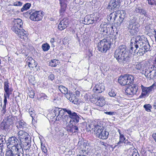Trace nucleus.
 Masks as SVG:
<instances>
[{"instance_id": "1", "label": "nucleus", "mask_w": 156, "mask_h": 156, "mask_svg": "<svg viewBox=\"0 0 156 156\" xmlns=\"http://www.w3.org/2000/svg\"><path fill=\"white\" fill-rule=\"evenodd\" d=\"M7 145L8 148L6 150V156H14V154L19 153L18 156H22L23 149L20 142L17 138L15 136L9 138L8 140Z\"/></svg>"}, {"instance_id": "2", "label": "nucleus", "mask_w": 156, "mask_h": 156, "mask_svg": "<svg viewBox=\"0 0 156 156\" xmlns=\"http://www.w3.org/2000/svg\"><path fill=\"white\" fill-rule=\"evenodd\" d=\"M89 130L94 131L97 137L102 139L108 138V133L104 129L102 124L98 121H92L88 125Z\"/></svg>"}, {"instance_id": "3", "label": "nucleus", "mask_w": 156, "mask_h": 156, "mask_svg": "<svg viewBox=\"0 0 156 156\" xmlns=\"http://www.w3.org/2000/svg\"><path fill=\"white\" fill-rule=\"evenodd\" d=\"M53 112L55 116H56V121H60L62 119V115H64V112H66L70 118L71 120L69 122L73 123H78L79 121V117L76 113L72 111L69 109L63 108L62 109L60 108H55L53 110Z\"/></svg>"}, {"instance_id": "4", "label": "nucleus", "mask_w": 156, "mask_h": 156, "mask_svg": "<svg viewBox=\"0 0 156 156\" xmlns=\"http://www.w3.org/2000/svg\"><path fill=\"white\" fill-rule=\"evenodd\" d=\"M114 57L119 62H129L130 57L125 45L120 46L115 51Z\"/></svg>"}, {"instance_id": "5", "label": "nucleus", "mask_w": 156, "mask_h": 156, "mask_svg": "<svg viewBox=\"0 0 156 156\" xmlns=\"http://www.w3.org/2000/svg\"><path fill=\"white\" fill-rule=\"evenodd\" d=\"M126 15L125 11L124 10H118L113 12L110 13L108 17V20L112 21L113 22L115 20L117 17H119L117 22L115 23V25L117 27L120 26L125 17Z\"/></svg>"}, {"instance_id": "6", "label": "nucleus", "mask_w": 156, "mask_h": 156, "mask_svg": "<svg viewBox=\"0 0 156 156\" xmlns=\"http://www.w3.org/2000/svg\"><path fill=\"white\" fill-rule=\"evenodd\" d=\"M111 42L107 39H104L98 44V50L102 53H105L110 48Z\"/></svg>"}, {"instance_id": "7", "label": "nucleus", "mask_w": 156, "mask_h": 156, "mask_svg": "<svg viewBox=\"0 0 156 156\" xmlns=\"http://www.w3.org/2000/svg\"><path fill=\"white\" fill-rule=\"evenodd\" d=\"M139 41V47L142 48L147 51L150 50V45L146 38L144 36H138L137 37V40Z\"/></svg>"}, {"instance_id": "8", "label": "nucleus", "mask_w": 156, "mask_h": 156, "mask_svg": "<svg viewBox=\"0 0 156 156\" xmlns=\"http://www.w3.org/2000/svg\"><path fill=\"white\" fill-rule=\"evenodd\" d=\"M30 19L34 21L41 20L44 16V13L41 11H34L29 12Z\"/></svg>"}, {"instance_id": "9", "label": "nucleus", "mask_w": 156, "mask_h": 156, "mask_svg": "<svg viewBox=\"0 0 156 156\" xmlns=\"http://www.w3.org/2000/svg\"><path fill=\"white\" fill-rule=\"evenodd\" d=\"M154 84L148 87H145L142 85L141 86L142 92L139 96V98H144L147 96H148L149 93L154 90Z\"/></svg>"}, {"instance_id": "10", "label": "nucleus", "mask_w": 156, "mask_h": 156, "mask_svg": "<svg viewBox=\"0 0 156 156\" xmlns=\"http://www.w3.org/2000/svg\"><path fill=\"white\" fill-rule=\"evenodd\" d=\"M90 101L97 105L102 107L105 104V99L103 96H97L95 98L90 97Z\"/></svg>"}, {"instance_id": "11", "label": "nucleus", "mask_w": 156, "mask_h": 156, "mask_svg": "<svg viewBox=\"0 0 156 156\" xmlns=\"http://www.w3.org/2000/svg\"><path fill=\"white\" fill-rule=\"evenodd\" d=\"M14 24L12 29L14 32L17 33V31L22 28L23 22L21 19H17L14 20Z\"/></svg>"}, {"instance_id": "12", "label": "nucleus", "mask_w": 156, "mask_h": 156, "mask_svg": "<svg viewBox=\"0 0 156 156\" xmlns=\"http://www.w3.org/2000/svg\"><path fill=\"white\" fill-rule=\"evenodd\" d=\"M128 31L131 34L134 35L138 31L139 29L138 26L136 23H134L132 21H130L127 26Z\"/></svg>"}, {"instance_id": "13", "label": "nucleus", "mask_w": 156, "mask_h": 156, "mask_svg": "<svg viewBox=\"0 0 156 156\" xmlns=\"http://www.w3.org/2000/svg\"><path fill=\"white\" fill-rule=\"evenodd\" d=\"M142 72L149 80L154 79L156 76L155 70H151L149 69H145L144 70H143Z\"/></svg>"}, {"instance_id": "14", "label": "nucleus", "mask_w": 156, "mask_h": 156, "mask_svg": "<svg viewBox=\"0 0 156 156\" xmlns=\"http://www.w3.org/2000/svg\"><path fill=\"white\" fill-rule=\"evenodd\" d=\"M137 40V37L135 38L132 39L131 40V43L130 45V49L129 50V52L131 54H133L134 50L136 49H137L139 46V41Z\"/></svg>"}, {"instance_id": "15", "label": "nucleus", "mask_w": 156, "mask_h": 156, "mask_svg": "<svg viewBox=\"0 0 156 156\" xmlns=\"http://www.w3.org/2000/svg\"><path fill=\"white\" fill-rule=\"evenodd\" d=\"M138 90V87L135 85H128L125 92L127 94L130 95L136 94Z\"/></svg>"}, {"instance_id": "16", "label": "nucleus", "mask_w": 156, "mask_h": 156, "mask_svg": "<svg viewBox=\"0 0 156 156\" xmlns=\"http://www.w3.org/2000/svg\"><path fill=\"white\" fill-rule=\"evenodd\" d=\"M77 123L69 122V124L67 126V130L72 133L77 132L78 128L75 125V124Z\"/></svg>"}, {"instance_id": "17", "label": "nucleus", "mask_w": 156, "mask_h": 156, "mask_svg": "<svg viewBox=\"0 0 156 156\" xmlns=\"http://www.w3.org/2000/svg\"><path fill=\"white\" fill-rule=\"evenodd\" d=\"M17 33L15 32L18 36L21 39H23L25 41L28 40V34L27 32L23 29H20L17 31Z\"/></svg>"}, {"instance_id": "18", "label": "nucleus", "mask_w": 156, "mask_h": 156, "mask_svg": "<svg viewBox=\"0 0 156 156\" xmlns=\"http://www.w3.org/2000/svg\"><path fill=\"white\" fill-rule=\"evenodd\" d=\"M119 2L118 1L111 0L110 1L108 8L110 10H114L120 6Z\"/></svg>"}, {"instance_id": "19", "label": "nucleus", "mask_w": 156, "mask_h": 156, "mask_svg": "<svg viewBox=\"0 0 156 156\" xmlns=\"http://www.w3.org/2000/svg\"><path fill=\"white\" fill-rule=\"evenodd\" d=\"M105 87L103 83H98L95 85L93 88V91L96 93H101L104 91Z\"/></svg>"}, {"instance_id": "20", "label": "nucleus", "mask_w": 156, "mask_h": 156, "mask_svg": "<svg viewBox=\"0 0 156 156\" xmlns=\"http://www.w3.org/2000/svg\"><path fill=\"white\" fill-rule=\"evenodd\" d=\"M68 25V20L66 19H64L59 23L58 29L60 30H62L66 28Z\"/></svg>"}, {"instance_id": "21", "label": "nucleus", "mask_w": 156, "mask_h": 156, "mask_svg": "<svg viewBox=\"0 0 156 156\" xmlns=\"http://www.w3.org/2000/svg\"><path fill=\"white\" fill-rule=\"evenodd\" d=\"M66 97L74 104H76L77 103V99L74 94L70 92L69 94H66Z\"/></svg>"}, {"instance_id": "22", "label": "nucleus", "mask_w": 156, "mask_h": 156, "mask_svg": "<svg viewBox=\"0 0 156 156\" xmlns=\"http://www.w3.org/2000/svg\"><path fill=\"white\" fill-rule=\"evenodd\" d=\"M61 6V9L59 11L60 14L61 15H62L65 12L66 8L67 1L66 0H59Z\"/></svg>"}, {"instance_id": "23", "label": "nucleus", "mask_w": 156, "mask_h": 156, "mask_svg": "<svg viewBox=\"0 0 156 156\" xmlns=\"http://www.w3.org/2000/svg\"><path fill=\"white\" fill-rule=\"evenodd\" d=\"M139 49H135L134 50L133 54L134 55H138V56H142L144 54L146 51V50H144L142 48L140 47Z\"/></svg>"}, {"instance_id": "24", "label": "nucleus", "mask_w": 156, "mask_h": 156, "mask_svg": "<svg viewBox=\"0 0 156 156\" xmlns=\"http://www.w3.org/2000/svg\"><path fill=\"white\" fill-rule=\"evenodd\" d=\"M125 75L123 76H120L118 79V82L122 86L128 85V82L127 81Z\"/></svg>"}, {"instance_id": "25", "label": "nucleus", "mask_w": 156, "mask_h": 156, "mask_svg": "<svg viewBox=\"0 0 156 156\" xmlns=\"http://www.w3.org/2000/svg\"><path fill=\"white\" fill-rule=\"evenodd\" d=\"M113 28L112 26H111L110 25H108L105 27H101L100 28V30L101 33L102 34L104 33L108 34L110 33V30H112Z\"/></svg>"}, {"instance_id": "26", "label": "nucleus", "mask_w": 156, "mask_h": 156, "mask_svg": "<svg viewBox=\"0 0 156 156\" xmlns=\"http://www.w3.org/2000/svg\"><path fill=\"white\" fill-rule=\"evenodd\" d=\"M4 90L8 98H9V92L10 88H9V83L8 81H5L4 83Z\"/></svg>"}, {"instance_id": "27", "label": "nucleus", "mask_w": 156, "mask_h": 156, "mask_svg": "<svg viewBox=\"0 0 156 156\" xmlns=\"http://www.w3.org/2000/svg\"><path fill=\"white\" fill-rule=\"evenodd\" d=\"M16 125L18 129H21L25 127L26 123L23 120H21L17 122Z\"/></svg>"}, {"instance_id": "28", "label": "nucleus", "mask_w": 156, "mask_h": 156, "mask_svg": "<svg viewBox=\"0 0 156 156\" xmlns=\"http://www.w3.org/2000/svg\"><path fill=\"white\" fill-rule=\"evenodd\" d=\"M58 89L62 93L64 94L66 97V94H69L70 93L69 91H68L67 88L62 85H60L58 86Z\"/></svg>"}, {"instance_id": "29", "label": "nucleus", "mask_w": 156, "mask_h": 156, "mask_svg": "<svg viewBox=\"0 0 156 156\" xmlns=\"http://www.w3.org/2000/svg\"><path fill=\"white\" fill-rule=\"evenodd\" d=\"M151 25L150 23H147L145 27L144 33L147 34H148L151 32L152 29L151 28Z\"/></svg>"}, {"instance_id": "30", "label": "nucleus", "mask_w": 156, "mask_h": 156, "mask_svg": "<svg viewBox=\"0 0 156 156\" xmlns=\"http://www.w3.org/2000/svg\"><path fill=\"white\" fill-rule=\"evenodd\" d=\"M145 65L144 63H137L135 66V69L138 70H140L143 69L145 68Z\"/></svg>"}, {"instance_id": "31", "label": "nucleus", "mask_w": 156, "mask_h": 156, "mask_svg": "<svg viewBox=\"0 0 156 156\" xmlns=\"http://www.w3.org/2000/svg\"><path fill=\"white\" fill-rule=\"evenodd\" d=\"M59 63V62L58 60L54 59L50 62L48 64L49 66L55 67L58 65Z\"/></svg>"}, {"instance_id": "32", "label": "nucleus", "mask_w": 156, "mask_h": 156, "mask_svg": "<svg viewBox=\"0 0 156 156\" xmlns=\"http://www.w3.org/2000/svg\"><path fill=\"white\" fill-rule=\"evenodd\" d=\"M41 47L43 51H46L49 50L50 48V46L48 44L45 43L42 44Z\"/></svg>"}, {"instance_id": "33", "label": "nucleus", "mask_w": 156, "mask_h": 156, "mask_svg": "<svg viewBox=\"0 0 156 156\" xmlns=\"http://www.w3.org/2000/svg\"><path fill=\"white\" fill-rule=\"evenodd\" d=\"M71 118H70L68 115H66L64 116L63 115H62V119H61L60 120H62L63 122H66L68 123V121H69V122Z\"/></svg>"}, {"instance_id": "34", "label": "nucleus", "mask_w": 156, "mask_h": 156, "mask_svg": "<svg viewBox=\"0 0 156 156\" xmlns=\"http://www.w3.org/2000/svg\"><path fill=\"white\" fill-rule=\"evenodd\" d=\"M126 78L127 79V81L128 82L129 84L133 83L134 80V77L131 75H126Z\"/></svg>"}, {"instance_id": "35", "label": "nucleus", "mask_w": 156, "mask_h": 156, "mask_svg": "<svg viewBox=\"0 0 156 156\" xmlns=\"http://www.w3.org/2000/svg\"><path fill=\"white\" fill-rule=\"evenodd\" d=\"M31 4L30 3H27L25 4L23 6L22 8L21 9L22 12H23L25 10L29 9L30 6H31Z\"/></svg>"}, {"instance_id": "36", "label": "nucleus", "mask_w": 156, "mask_h": 156, "mask_svg": "<svg viewBox=\"0 0 156 156\" xmlns=\"http://www.w3.org/2000/svg\"><path fill=\"white\" fill-rule=\"evenodd\" d=\"M125 139L126 138L125 137L123 134L119 135V141L117 144V145H119L120 144L123 143Z\"/></svg>"}, {"instance_id": "37", "label": "nucleus", "mask_w": 156, "mask_h": 156, "mask_svg": "<svg viewBox=\"0 0 156 156\" xmlns=\"http://www.w3.org/2000/svg\"><path fill=\"white\" fill-rule=\"evenodd\" d=\"M9 125L7 124L6 122H2L1 124V128L2 129H6L8 128Z\"/></svg>"}, {"instance_id": "38", "label": "nucleus", "mask_w": 156, "mask_h": 156, "mask_svg": "<svg viewBox=\"0 0 156 156\" xmlns=\"http://www.w3.org/2000/svg\"><path fill=\"white\" fill-rule=\"evenodd\" d=\"M35 111L32 108L29 109V113L30 116L32 118V120L34 119L35 117Z\"/></svg>"}, {"instance_id": "39", "label": "nucleus", "mask_w": 156, "mask_h": 156, "mask_svg": "<svg viewBox=\"0 0 156 156\" xmlns=\"http://www.w3.org/2000/svg\"><path fill=\"white\" fill-rule=\"evenodd\" d=\"M26 64H28L29 63H35L34 60L31 57H28L25 59Z\"/></svg>"}, {"instance_id": "40", "label": "nucleus", "mask_w": 156, "mask_h": 156, "mask_svg": "<svg viewBox=\"0 0 156 156\" xmlns=\"http://www.w3.org/2000/svg\"><path fill=\"white\" fill-rule=\"evenodd\" d=\"M144 107L147 112H150L151 111V109L152 108V106L150 104L145 105L144 106Z\"/></svg>"}, {"instance_id": "41", "label": "nucleus", "mask_w": 156, "mask_h": 156, "mask_svg": "<svg viewBox=\"0 0 156 156\" xmlns=\"http://www.w3.org/2000/svg\"><path fill=\"white\" fill-rule=\"evenodd\" d=\"M40 97L39 98V99L41 100H44L46 99L48 100V97L44 93H41L40 95Z\"/></svg>"}, {"instance_id": "42", "label": "nucleus", "mask_w": 156, "mask_h": 156, "mask_svg": "<svg viewBox=\"0 0 156 156\" xmlns=\"http://www.w3.org/2000/svg\"><path fill=\"white\" fill-rule=\"evenodd\" d=\"M108 95L111 97H115L116 94V93L115 90L112 89L108 92Z\"/></svg>"}, {"instance_id": "43", "label": "nucleus", "mask_w": 156, "mask_h": 156, "mask_svg": "<svg viewBox=\"0 0 156 156\" xmlns=\"http://www.w3.org/2000/svg\"><path fill=\"white\" fill-rule=\"evenodd\" d=\"M88 17L87 16H86L84 18V21L85 22H87V23H88V24H91L92 23H93V20H92V19H91V20H88Z\"/></svg>"}, {"instance_id": "44", "label": "nucleus", "mask_w": 156, "mask_h": 156, "mask_svg": "<svg viewBox=\"0 0 156 156\" xmlns=\"http://www.w3.org/2000/svg\"><path fill=\"white\" fill-rule=\"evenodd\" d=\"M41 148L43 152L44 153H46L47 152V149L42 143H41Z\"/></svg>"}, {"instance_id": "45", "label": "nucleus", "mask_w": 156, "mask_h": 156, "mask_svg": "<svg viewBox=\"0 0 156 156\" xmlns=\"http://www.w3.org/2000/svg\"><path fill=\"white\" fill-rule=\"evenodd\" d=\"M5 136H0V145H1L2 144H3L5 143Z\"/></svg>"}, {"instance_id": "46", "label": "nucleus", "mask_w": 156, "mask_h": 156, "mask_svg": "<svg viewBox=\"0 0 156 156\" xmlns=\"http://www.w3.org/2000/svg\"><path fill=\"white\" fill-rule=\"evenodd\" d=\"M90 106L89 105H86L85 106L84 108V111L85 113H87L88 111H90Z\"/></svg>"}, {"instance_id": "47", "label": "nucleus", "mask_w": 156, "mask_h": 156, "mask_svg": "<svg viewBox=\"0 0 156 156\" xmlns=\"http://www.w3.org/2000/svg\"><path fill=\"white\" fill-rule=\"evenodd\" d=\"M24 133L26 134H27V133L21 130L18 133V136L20 139H21V136H22Z\"/></svg>"}, {"instance_id": "48", "label": "nucleus", "mask_w": 156, "mask_h": 156, "mask_svg": "<svg viewBox=\"0 0 156 156\" xmlns=\"http://www.w3.org/2000/svg\"><path fill=\"white\" fill-rule=\"evenodd\" d=\"M28 66L30 68V69L34 67H36L37 66V64L35 63H29V64H27Z\"/></svg>"}, {"instance_id": "49", "label": "nucleus", "mask_w": 156, "mask_h": 156, "mask_svg": "<svg viewBox=\"0 0 156 156\" xmlns=\"http://www.w3.org/2000/svg\"><path fill=\"white\" fill-rule=\"evenodd\" d=\"M140 13L141 15H144L146 17H147L148 16L146 11L143 9L141 10Z\"/></svg>"}, {"instance_id": "50", "label": "nucleus", "mask_w": 156, "mask_h": 156, "mask_svg": "<svg viewBox=\"0 0 156 156\" xmlns=\"http://www.w3.org/2000/svg\"><path fill=\"white\" fill-rule=\"evenodd\" d=\"M22 5V3L20 1L16 2L13 3V5L15 6H21Z\"/></svg>"}, {"instance_id": "51", "label": "nucleus", "mask_w": 156, "mask_h": 156, "mask_svg": "<svg viewBox=\"0 0 156 156\" xmlns=\"http://www.w3.org/2000/svg\"><path fill=\"white\" fill-rule=\"evenodd\" d=\"M148 1V3L149 4L151 5H154L155 4V0H146Z\"/></svg>"}, {"instance_id": "52", "label": "nucleus", "mask_w": 156, "mask_h": 156, "mask_svg": "<svg viewBox=\"0 0 156 156\" xmlns=\"http://www.w3.org/2000/svg\"><path fill=\"white\" fill-rule=\"evenodd\" d=\"M28 136V134L27 133V134H25L24 133L23 134V135L21 136V139H24L25 140H27L28 138L27 136Z\"/></svg>"}, {"instance_id": "53", "label": "nucleus", "mask_w": 156, "mask_h": 156, "mask_svg": "<svg viewBox=\"0 0 156 156\" xmlns=\"http://www.w3.org/2000/svg\"><path fill=\"white\" fill-rule=\"evenodd\" d=\"M104 113L107 115H115V112H105Z\"/></svg>"}, {"instance_id": "54", "label": "nucleus", "mask_w": 156, "mask_h": 156, "mask_svg": "<svg viewBox=\"0 0 156 156\" xmlns=\"http://www.w3.org/2000/svg\"><path fill=\"white\" fill-rule=\"evenodd\" d=\"M4 104H6L7 102V98H8L7 96L6 95V94H5L4 95Z\"/></svg>"}, {"instance_id": "55", "label": "nucleus", "mask_w": 156, "mask_h": 156, "mask_svg": "<svg viewBox=\"0 0 156 156\" xmlns=\"http://www.w3.org/2000/svg\"><path fill=\"white\" fill-rule=\"evenodd\" d=\"M48 78L49 79L52 81L54 79L55 76L53 74H51L49 75Z\"/></svg>"}, {"instance_id": "56", "label": "nucleus", "mask_w": 156, "mask_h": 156, "mask_svg": "<svg viewBox=\"0 0 156 156\" xmlns=\"http://www.w3.org/2000/svg\"><path fill=\"white\" fill-rule=\"evenodd\" d=\"M155 68V67L154 66L152 65L150 67H149L148 68H146L145 69H149L150 70H154V69Z\"/></svg>"}, {"instance_id": "57", "label": "nucleus", "mask_w": 156, "mask_h": 156, "mask_svg": "<svg viewBox=\"0 0 156 156\" xmlns=\"http://www.w3.org/2000/svg\"><path fill=\"white\" fill-rule=\"evenodd\" d=\"M142 9L140 7H138L136 8L135 11L137 13H140Z\"/></svg>"}, {"instance_id": "58", "label": "nucleus", "mask_w": 156, "mask_h": 156, "mask_svg": "<svg viewBox=\"0 0 156 156\" xmlns=\"http://www.w3.org/2000/svg\"><path fill=\"white\" fill-rule=\"evenodd\" d=\"M130 156H140L139 154L138 153H132Z\"/></svg>"}, {"instance_id": "59", "label": "nucleus", "mask_w": 156, "mask_h": 156, "mask_svg": "<svg viewBox=\"0 0 156 156\" xmlns=\"http://www.w3.org/2000/svg\"><path fill=\"white\" fill-rule=\"evenodd\" d=\"M55 42V40L54 38H51L50 40V42L52 44V45H53V44Z\"/></svg>"}, {"instance_id": "60", "label": "nucleus", "mask_w": 156, "mask_h": 156, "mask_svg": "<svg viewBox=\"0 0 156 156\" xmlns=\"http://www.w3.org/2000/svg\"><path fill=\"white\" fill-rule=\"evenodd\" d=\"M152 136L156 142V133H153L152 135Z\"/></svg>"}, {"instance_id": "61", "label": "nucleus", "mask_w": 156, "mask_h": 156, "mask_svg": "<svg viewBox=\"0 0 156 156\" xmlns=\"http://www.w3.org/2000/svg\"><path fill=\"white\" fill-rule=\"evenodd\" d=\"M34 93L33 92H32V94L30 95V97L31 98H33L34 97Z\"/></svg>"}, {"instance_id": "62", "label": "nucleus", "mask_w": 156, "mask_h": 156, "mask_svg": "<svg viewBox=\"0 0 156 156\" xmlns=\"http://www.w3.org/2000/svg\"><path fill=\"white\" fill-rule=\"evenodd\" d=\"M6 111V109H2V112L3 114H5V113Z\"/></svg>"}, {"instance_id": "63", "label": "nucleus", "mask_w": 156, "mask_h": 156, "mask_svg": "<svg viewBox=\"0 0 156 156\" xmlns=\"http://www.w3.org/2000/svg\"><path fill=\"white\" fill-rule=\"evenodd\" d=\"M75 93L76 94V95H79L80 94V91H75Z\"/></svg>"}, {"instance_id": "64", "label": "nucleus", "mask_w": 156, "mask_h": 156, "mask_svg": "<svg viewBox=\"0 0 156 156\" xmlns=\"http://www.w3.org/2000/svg\"><path fill=\"white\" fill-rule=\"evenodd\" d=\"M6 104H4L2 109H6Z\"/></svg>"}]
</instances>
